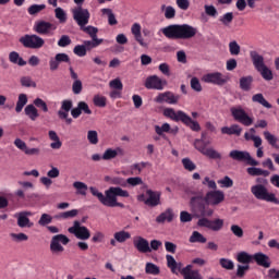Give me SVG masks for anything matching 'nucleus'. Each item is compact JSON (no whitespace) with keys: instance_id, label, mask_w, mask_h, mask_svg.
Listing matches in <instances>:
<instances>
[{"instance_id":"34","label":"nucleus","mask_w":279,"mask_h":279,"mask_svg":"<svg viewBox=\"0 0 279 279\" xmlns=\"http://www.w3.org/2000/svg\"><path fill=\"white\" fill-rule=\"evenodd\" d=\"M254 82V77L252 75L243 76L240 78V88L247 93L252 90V83Z\"/></svg>"},{"instance_id":"40","label":"nucleus","mask_w":279,"mask_h":279,"mask_svg":"<svg viewBox=\"0 0 279 279\" xmlns=\"http://www.w3.org/2000/svg\"><path fill=\"white\" fill-rule=\"evenodd\" d=\"M24 112L31 121H36V118L39 117L38 109H36V106L34 105H27L24 109Z\"/></svg>"},{"instance_id":"37","label":"nucleus","mask_w":279,"mask_h":279,"mask_svg":"<svg viewBox=\"0 0 279 279\" xmlns=\"http://www.w3.org/2000/svg\"><path fill=\"white\" fill-rule=\"evenodd\" d=\"M48 136L50 141H53L50 144L51 149H60V147H62V142L60 141V136H58V133H56V131H49Z\"/></svg>"},{"instance_id":"36","label":"nucleus","mask_w":279,"mask_h":279,"mask_svg":"<svg viewBox=\"0 0 279 279\" xmlns=\"http://www.w3.org/2000/svg\"><path fill=\"white\" fill-rule=\"evenodd\" d=\"M238 263H241L242 265H250L252 260H254V255H250V253L242 251L238 253L236 255Z\"/></svg>"},{"instance_id":"58","label":"nucleus","mask_w":279,"mask_h":279,"mask_svg":"<svg viewBox=\"0 0 279 279\" xmlns=\"http://www.w3.org/2000/svg\"><path fill=\"white\" fill-rule=\"evenodd\" d=\"M47 8L46 4H33L28 8L27 12L31 14V16H34V14H38V12H43Z\"/></svg>"},{"instance_id":"51","label":"nucleus","mask_w":279,"mask_h":279,"mask_svg":"<svg viewBox=\"0 0 279 279\" xmlns=\"http://www.w3.org/2000/svg\"><path fill=\"white\" fill-rule=\"evenodd\" d=\"M229 52L231 56H239L241 53V46L236 40H232L229 43Z\"/></svg>"},{"instance_id":"11","label":"nucleus","mask_w":279,"mask_h":279,"mask_svg":"<svg viewBox=\"0 0 279 279\" xmlns=\"http://www.w3.org/2000/svg\"><path fill=\"white\" fill-rule=\"evenodd\" d=\"M229 158L232 160H236L238 162H245L247 165H251V167H258V161L250 155L247 150H236L233 149L229 153Z\"/></svg>"},{"instance_id":"48","label":"nucleus","mask_w":279,"mask_h":279,"mask_svg":"<svg viewBox=\"0 0 279 279\" xmlns=\"http://www.w3.org/2000/svg\"><path fill=\"white\" fill-rule=\"evenodd\" d=\"M217 182L220 185V189H232V186H234V181L228 175L219 179Z\"/></svg>"},{"instance_id":"54","label":"nucleus","mask_w":279,"mask_h":279,"mask_svg":"<svg viewBox=\"0 0 279 279\" xmlns=\"http://www.w3.org/2000/svg\"><path fill=\"white\" fill-rule=\"evenodd\" d=\"M77 209H71L69 211H64L56 216L57 219H73V217H77Z\"/></svg>"},{"instance_id":"6","label":"nucleus","mask_w":279,"mask_h":279,"mask_svg":"<svg viewBox=\"0 0 279 279\" xmlns=\"http://www.w3.org/2000/svg\"><path fill=\"white\" fill-rule=\"evenodd\" d=\"M251 193L254 195L255 198L259 199L260 202H268V204H276L279 206V198H277L274 192H269L267 185L263 184H255L251 186Z\"/></svg>"},{"instance_id":"21","label":"nucleus","mask_w":279,"mask_h":279,"mask_svg":"<svg viewBox=\"0 0 279 279\" xmlns=\"http://www.w3.org/2000/svg\"><path fill=\"white\" fill-rule=\"evenodd\" d=\"M253 260L258 265V267H264V269H269V267H271V258L263 252L253 254Z\"/></svg>"},{"instance_id":"5","label":"nucleus","mask_w":279,"mask_h":279,"mask_svg":"<svg viewBox=\"0 0 279 279\" xmlns=\"http://www.w3.org/2000/svg\"><path fill=\"white\" fill-rule=\"evenodd\" d=\"M250 58L256 71L260 73L263 80L271 82V80H274V72H271V70L265 64V57L256 50H251Z\"/></svg>"},{"instance_id":"29","label":"nucleus","mask_w":279,"mask_h":279,"mask_svg":"<svg viewBox=\"0 0 279 279\" xmlns=\"http://www.w3.org/2000/svg\"><path fill=\"white\" fill-rule=\"evenodd\" d=\"M131 33L134 36V39L141 47H147V43H145V39L143 38V35L141 34V24L140 23H134L131 26Z\"/></svg>"},{"instance_id":"27","label":"nucleus","mask_w":279,"mask_h":279,"mask_svg":"<svg viewBox=\"0 0 279 279\" xmlns=\"http://www.w3.org/2000/svg\"><path fill=\"white\" fill-rule=\"evenodd\" d=\"M146 194L148 195V198L145 201L146 206H150L151 208L160 206V192L147 190Z\"/></svg>"},{"instance_id":"62","label":"nucleus","mask_w":279,"mask_h":279,"mask_svg":"<svg viewBox=\"0 0 279 279\" xmlns=\"http://www.w3.org/2000/svg\"><path fill=\"white\" fill-rule=\"evenodd\" d=\"M87 141L90 145H97V143H99V135L97 134V131H88Z\"/></svg>"},{"instance_id":"15","label":"nucleus","mask_w":279,"mask_h":279,"mask_svg":"<svg viewBox=\"0 0 279 279\" xmlns=\"http://www.w3.org/2000/svg\"><path fill=\"white\" fill-rule=\"evenodd\" d=\"M68 232H70V234H74V236L81 241H88V239H90V230L82 226V223L77 220L74 221L73 226L68 229Z\"/></svg>"},{"instance_id":"39","label":"nucleus","mask_w":279,"mask_h":279,"mask_svg":"<svg viewBox=\"0 0 279 279\" xmlns=\"http://www.w3.org/2000/svg\"><path fill=\"white\" fill-rule=\"evenodd\" d=\"M81 32H84L85 34H87L92 39H98L97 34L99 33V28L95 27V26H80Z\"/></svg>"},{"instance_id":"17","label":"nucleus","mask_w":279,"mask_h":279,"mask_svg":"<svg viewBox=\"0 0 279 279\" xmlns=\"http://www.w3.org/2000/svg\"><path fill=\"white\" fill-rule=\"evenodd\" d=\"M203 82L206 84H215L216 86H223V84H228V77L220 72H213L205 74L203 76Z\"/></svg>"},{"instance_id":"2","label":"nucleus","mask_w":279,"mask_h":279,"mask_svg":"<svg viewBox=\"0 0 279 279\" xmlns=\"http://www.w3.org/2000/svg\"><path fill=\"white\" fill-rule=\"evenodd\" d=\"M111 184L114 186L109 187L102 194L99 189L95 186L89 187V192L94 197H97L98 202L107 208H125L123 203L119 202L118 197H130V192L123 189H128L126 179L123 177H112Z\"/></svg>"},{"instance_id":"18","label":"nucleus","mask_w":279,"mask_h":279,"mask_svg":"<svg viewBox=\"0 0 279 279\" xmlns=\"http://www.w3.org/2000/svg\"><path fill=\"white\" fill-rule=\"evenodd\" d=\"M156 104H168L169 106H175L180 101V95L173 94V92L160 93L155 98Z\"/></svg>"},{"instance_id":"57","label":"nucleus","mask_w":279,"mask_h":279,"mask_svg":"<svg viewBox=\"0 0 279 279\" xmlns=\"http://www.w3.org/2000/svg\"><path fill=\"white\" fill-rule=\"evenodd\" d=\"M53 221V217L49 214H41L38 223L41 227L49 226Z\"/></svg>"},{"instance_id":"55","label":"nucleus","mask_w":279,"mask_h":279,"mask_svg":"<svg viewBox=\"0 0 279 279\" xmlns=\"http://www.w3.org/2000/svg\"><path fill=\"white\" fill-rule=\"evenodd\" d=\"M205 13L207 16H211V19H217L219 16V12L217 11V8L213 4H205Z\"/></svg>"},{"instance_id":"44","label":"nucleus","mask_w":279,"mask_h":279,"mask_svg":"<svg viewBox=\"0 0 279 279\" xmlns=\"http://www.w3.org/2000/svg\"><path fill=\"white\" fill-rule=\"evenodd\" d=\"M145 274H148L149 276H158L160 275V267L154 263H146L145 266Z\"/></svg>"},{"instance_id":"38","label":"nucleus","mask_w":279,"mask_h":279,"mask_svg":"<svg viewBox=\"0 0 279 279\" xmlns=\"http://www.w3.org/2000/svg\"><path fill=\"white\" fill-rule=\"evenodd\" d=\"M253 104H259L264 108H267L268 110L271 109V104L265 99V96L263 94H255L252 96Z\"/></svg>"},{"instance_id":"9","label":"nucleus","mask_w":279,"mask_h":279,"mask_svg":"<svg viewBox=\"0 0 279 279\" xmlns=\"http://www.w3.org/2000/svg\"><path fill=\"white\" fill-rule=\"evenodd\" d=\"M230 112L234 121L245 125V128H250L254 123V118L250 117L242 106L231 107Z\"/></svg>"},{"instance_id":"7","label":"nucleus","mask_w":279,"mask_h":279,"mask_svg":"<svg viewBox=\"0 0 279 279\" xmlns=\"http://www.w3.org/2000/svg\"><path fill=\"white\" fill-rule=\"evenodd\" d=\"M208 145H210V142H206L204 140H195L194 141V147L203 154V156H206L210 160H221L222 156L221 153L217 151L215 148L210 147L207 148Z\"/></svg>"},{"instance_id":"8","label":"nucleus","mask_w":279,"mask_h":279,"mask_svg":"<svg viewBox=\"0 0 279 279\" xmlns=\"http://www.w3.org/2000/svg\"><path fill=\"white\" fill-rule=\"evenodd\" d=\"M20 43L25 49H43L45 47V39L36 34L22 36Z\"/></svg>"},{"instance_id":"41","label":"nucleus","mask_w":279,"mask_h":279,"mask_svg":"<svg viewBox=\"0 0 279 279\" xmlns=\"http://www.w3.org/2000/svg\"><path fill=\"white\" fill-rule=\"evenodd\" d=\"M189 241H190V243H201V244H204L208 240L199 231H193L191 236H190V239H189Z\"/></svg>"},{"instance_id":"50","label":"nucleus","mask_w":279,"mask_h":279,"mask_svg":"<svg viewBox=\"0 0 279 279\" xmlns=\"http://www.w3.org/2000/svg\"><path fill=\"white\" fill-rule=\"evenodd\" d=\"M181 162L185 171H195L197 169V166L195 165V162H193V160H191V158L189 157L183 158Z\"/></svg>"},{"instance_id":"31","label":"nucleus","mask_w":279,"mask_h":279,"mask_svg":"<svg viewBox=\"0 0 279 279\" xmlns=\"http://www.w3.org/2000/svg\"><path fill=\"white\" fill-rule=\"evenodd\" d=\"M173 217H175V215L173 214V209L168 208L163 213H161L159 216H157L156 221L157 223H165V221H168V223H171V221H173Z\"/></svg>"},{"instance_id":"24","label":"nucleus","mask_w":279,"mask_h":279,"mask_svg":"<svg viewBox=\"0 0 279 279\" xmlns=\"http://www.w3.org/2000/svg\"><path fill=\"white\" fill-rule=\"evenodd\" d=\"M166 259L167 267L172 271V274L175 276H178V274H182V270L184 269L182 268V263L177 262L172 255H166Z\"/></svg>"},{"instance_id":"10","label":"nucleus","mask_w":279,"mask_h":279,"mask_svg":"<svg viewBox=\"0 0 279 279\" xmlns=\"http://www.w3.org/2000/svg\"><path fill=\"white\" fill-rule=\"evenodd\" d=\"M33 29L36 32V34H39V36H53V34H56V29H58V26L51 22L41 20L35 22Z\"/></svg>"},{"instance_id":"13","label":"nucleus","mask_w":279,"mask_h":279,"mask_svg":"<svg viewBox=\"0 0 279 279\" xmlns=\"http://www.w3.org/2000/svg\"><path fill=\"white\" fill-rule=\"evenodd\" d=\"M72 16L78 27L88 25V22L90 21V12L88 9H84L83 7H76L72 9Z\"/></svg>"},{"instance_id":"3","label":"nucleus","mask_w":279,"mask_h":279,"mask_svg":"<svg viewBox=\"0 0 279 279\" xmlns=\"http://www.w3.org/2000/svg\"><path fill=\"white\" fill-rule=\"evenodd\" d=\"M160 32L169 40H189L197 36V28L189 24H171Z\"/></svg>"},{"instance_id":"52","label":"nucleus","mask_w":279,"mask_h":279,"mask_svg":"<svg viewBox=\"0 0 279 279\" xmlns=\"http://www.w3.org/2000/svg\"><path fill=\"white\" fill-rule=\"evenodd\" d=\"M106 96L95 95L93 98L94 106L97 108H106Z\"/></svg>"},{"instance_id":"33","label":"nucleus","mask_w":279,"mask_h":279,"mask_svg":"<svg viewBox=\"0 0 279 279\" xmlns=\"http://www.w3.org/2000/svg\"><path fill=\"white\" fill-rule=\"evenodd\" d=\"M102 16H107L108 24L111 26L118 25L119 21H117V15L112 12V9L105 8L100 10Z\"/></svg>"},{"instance_id":"12","label":"nucleus","mask_w":279,"mask_h":279,"mask_svg":"<svg viewBox=\"0 0 279 279\" xmlns=\"http://www.w3.org/2000/svg\"><path fill=\"white\" fill-rule=\"evenodd\" d=\"M223 219L216 218L214 220H210L206 217H201L197 221V226L199 228H207V230H211V232H219L220 230H223Z\"/></svg>"},{"instance_id":"4","label":"nucleus","mask_w":279,"mask_h":279,"mask_svg":"<svg viewBox=\"0 0 279 279\" xmlns=\"http://www.w3.org/2000/svg\"><path fill=\"white\" fill-rule=\"evenodd\" d=\"M163 116H166L168 119H171V121H175L177 123L181 121V123L186 125V128H190L192 132H199V130H202L199 122L194 121L186 114V112L182 110L175 111L173 108H166L163 110Z\"/></svg>"},{"instance_id":"53","label":"nucleus","mask_w":279,"mask_h":279,"mask_svg":"<svg viewBox=\"0 0 279 279\" xmlns=\"http://www.w3.org/2000/svg\"><path fill=\"white\" fill-rule=\"evenodd\" d=\"M236 267H238L235 272L236 278H245V274L250 271V265L238 264Z\"/></svg>"},{"instance_id":"45","label":"nucleus","mask_w":279,"mask_h":279,"mask_svg":"<svg viewBox=\"0 0 279 279\" xmlns=\"http://www.w3.org/2000/svg\"><path fill=\"white\" fill-rule=\"evenodd\" d=\"M73 187L76 190L77 195H86V191H88V185L82 181H76L73 183Z\"/></svg>"},{"instance_id":"16","label":"nucleus","mask_w":279,"mask_h":279,"mask_svg":"<svg viewBox=\"0 0 279 279\" xmlns=\"http://www.w3.org/2000/svg\"><path fill=\"white\" fill-rule=\"evenodd\" d=\"M165 85H167V81H163L158 75H150L146 78L144 86L148 90H163Z\"/></svg>"},{"instance_id":"61","label":"nucleus","mask_w":279,"mask_h":279,"mask_svg":"<svg viewBox=\"0 0 279 279\" xmlns=\"http://www.w3.org/2000/svg\"><path fill=\"white\" fill-rule=\"evenodd\" d=\"M34 106H36V108H39V110H43V112H49V107L47 106V102H45V100H43L41 98H36L33 101Z\"/></svg>"},{"instance_id":"20","label":"nucleus","mask_w":279,"mask_h":279,"mask_svg":"<svg viewBox=\"0 0 279 279\" xmlns=\"http://www.w3.org/2000/svg\"><path fill=\"white\" fill-rule=\"evenodd\" d=\"M133 245L135 250H137V252L141 254H148L151 252V248L149 247V241L141 235L133 238Z\"/></svg>"},{"instance_id":"14","label":"nucleus","mask_w":279,"mask_h":279,"mask_svg":"<svg viewBox=\"0 0 279 279\" xmlns=\"http://www.w3.org/2000/svg\"><path fill=\"white\" fill-rule=\"evenodd\" d=\"M70 242L71 240L69 236L64 234H57L51 239L50 252H52V254H62V252H64V246L62 245H69Z\"/></svg>"},{"instance_id":"43","label":"nucleus","mask_w":279,"mask_h":279,"mask_svg":"<svg viewBox=\"0 0 279 279\" xmlns=\"http://www.w3.org/2000/svg\"><path fill=\"white\" fill-rule=\"evenodd\" d=\"M113 238H116V241L118 243H125V241L132 239V234L125 230L118 231L113 234Z\"/></svg>"},{"instance_id":"46","label":"nucleus","mask_w":279,"mask_h":279,"mask_svg":"<svg viewBox=\"0 0 279 279\" xmlns=\"http://www.w3.org/2000/svg\"><path fill=\"white\" fill-rule=\"evenodd\" d=\"M155 132L158 136H165V133L171 132V124L166 122L161 126L155 125Z\"/></svg>"},{"instance_id":"35","label":"nucleus","mask_w":279,"mask_h":279,"mask_svg":"<svg viewBox=\"0 0 279 279\" xmlns=\"http://www.w3.org/2000/svg\"><path fill=\"white\" fill-rule=\"evenodd\" d=\"M9 61L12 64H17V66H25V64H27V61H24L21 54H19V52L16 51H12L9 53Z\"/></svg>"},{"instance_id":"56","label":"nucleus","mask_w":279,"mask_h":279,"mask_svg":"<svg viewBox=\"0 0 279 279\" xmlns=\"http://www.w3.org/2000/svg\"><path fill=\"white\" fill-rule=\"evenodd\" d=\"M233 20H234V14L232 12L225 13L219 19L220 23H222V25H226V27H228V25H230V23H232Z\"/></svg>"},{"instance_id":"63","label":"nucleus","mask_w":279,"mask_h":279,"mask_svg":"<svg viewBox=\"0 0 279 279\" xmlns=\"http://www.w3.org/2000/svg\"><path fill=\"white\" fill-rule=\"evenodd\" d=\"M143 179L141 177H131L126 179V186H141Z\"/></svg>"},{"instance_id":"23","label":"nucleus","mask_w":279,"mask_h":279,"mask_svg":"<svg viewBox=\"0 0 279 279\" xmlns=\"http://www.w3.org/2000/svg\"><path fill=\"white\" fill-rule=\"evenodd\" d=\"M264 138L267 141L268 145L274 147L275 149H279L278 137L269 131H264ZM272 158L276 165L279 166V154H272Z\"/></svg>"},{"instance_id":"49","label":"nucleus","mask_w":279,"mask_h":279,"mask_svg":"<svg viewBox=\"0 0 279 279\" xmlns=\"http://www.w3.org/2000/svg\"><path fill=\"white\" fill-rule=\"evenodd\" d=\"M219 265L222 269H227L228 271H232V269H234V262L226 257L219 259Z\"/></svg>"},{"instance_id":"19","label":"nucleus","mask_w":279,"mask_h":279,"mask_svg":"<svg viewBox=\"0 0 279 279\" xmlns=\"http://www.w3.org/2000/svg\"><path fill=\"white\" fill-rule=\"evenodd\" d=\"M13 143L20 151L25 154V156H40V148H29L27 147V144L19 137L15 138Z\"/></svg>"},{"instance_id":"47","label":"nucleus","mask_w":279,"mask_h":279,"mask_svg":"<svg viewBox=\"0 0 279 279\" xmlns=\"http://www.w3.org/2000/svg\"><path fill=\"white\" fill-rule=\"evenodd\" d=\"M27 105V95L20 94L15 107V112H23V108Z\"/></svg>"},{"instance_id":"64","label":"nucleus","mask_w":279,"mask_h":279,"mask_svg":"<svg viewBox=\"0 0 279 279\" xmlns=\"http://www.w3.org/2000/svg\"><path fill=\"white\" fill-rule=\"evenodd\" d=\"M71 43H72V40H71V37L69 35H62L59 38L57 45H58V47L64 48V47H69V45H71Z\"/></svg>"},{"instance_id":"25","label":"nucleus","mask_w":279,"mask_h":279,"mask_svg":"<svg viewBox=\"0 0 279 279\" xmlns=\"http://www.w3.org/2000/svg\"><path fill=\"white\" fill-rule=\"evenodd\" d=\"M49 5H52L54 9V16L59 20V23H66V11L58 7V0H48Z\"/></svg>"},{"instance_id":"22","label":"nucleus","mask_w":279,"mask_h":279,"mask_svg":"<svg viewBox=\"0 0 279 279\" xmlns=\"http://www.w3.org/2000/svg\"><path fill=\"white\" fill-rule=\"evenodd\" d=\"M17 219L19 228H34V222H31L29 217H32V211H22L15 214Z\"/></svg>"},{"instance_id":"42","label":"nucleus","mask_w":279,"mask_h":279,"mask_svg":"<svg viewBox=\"0 0 279 279\" xmlns=\"http://www.w3.org/2000/svg\"><path fill=\"white\" fill-rule=\"evenodd\" d=\"M104 43V39H92V40H84L83 45L85 46L86 51H93V49H97L99 45Z\"/></svg>"},{"instance_id":"26","label":"nucleus","mask_w":279,"mask_h":279,"mask_svg":"<svg viewBox=\"0 0 279 279\" xmlns=\"http://www.w3.org/2000/svg\"><path fill=\"white\" fill-rule=\"evenodd\" d=\"M184 279H204L199 270H193V265H187L181 270Z\"/></svg>"},{"instance_id":"1","label":"nucleus","mask_w":279,"mask_h":279,"mask_svg":"<svg viewBox=\"0 0 279 279\" xmlns=\"http://www.w3.org/2000/svg\"><path fill=\"white\" fill-rule=\"evenodd\" d=\"M202 184L208 186L211 191H208L205 196H194L190 201V206L192 213L195 217H213L215 210L209 208V206H219L226 201V194L221 190H217V182L210 179V177H205Z\"/></svg>"},{"instance_id":"30","label":"nucleus","mask_w":279,"mask_h":279,"mask_svg":"<svg viewBox=\"0 0 279 279\" xmlns=\"http://www.w3.org/2000/svg\"><path fill=\"white\" fill-rule=\"evenodd\" d=\"M71 108H73V101L63 100L61 102V109L58 111L59 119H66V117H69V112H71Z\"/></svg>"},{"instance_id":"32","label":"nucleus","mask_w":279,"mask_h":279,"mask_svg":"<svg viewBox=\"0 0 279 279\" xmlns=\"http://www.w3.org/2000/svg\"><path fill=\"white\" fill-rule=\"evenodd\" d=\"M241 132H243V128H241L239 124H232L231 126L221 128V134H228V136H239Z\"/></svg>"},{"instance_id":"60","label":"nucleus","mask_w":279,"mask_h":279,"mask_svg":"<svg viewBox=\"0 0 279 279\" xmlns=\"http://www.w3.org/2000/svg\"><path fill=\"white\" fill-rule=\"evenodd\" d=\"M21 84L25 88H36V82H34L29 76H23L21 78Z\"/></svg>"},{"instance_id":"59","label":"nucleus","mask_w":279,"mask_h":279,"mask_svg":"<svg viewBox=\"0 0 279 279\" xmlns=\"http://www.w3.org/2000/svg\"><path fill=\"white\" fill-rule=\"evenodd\" d=\"M73 53L75 56H77L78 58H84V56H86L87 50H86V46L83 45H76L73 49Z\"/></svg>"},{"instance_id":"28","label":"nucleus","mask_w":279,"mask_h":279,"mask_svg":"<svg viewBox=\"0 0 279 279\" xmlns=\"http://www.w3.org/2000/svg\"><path fill=\"white\" fill-rule=\"evenodd\" d=\"M125 153L123 148L116 147V148H107L102 154V160H114L117 156H123Z\"/></svg>"}]
</instances>
